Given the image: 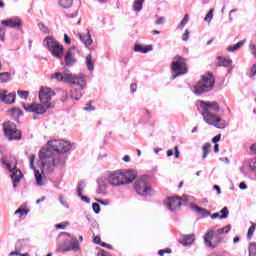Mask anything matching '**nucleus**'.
Returning <instances> with one entry per match:
<instances>
[{
	"instance_id": "nucleus-61",
	"label": "nucleus",
	"mask_w": 256,
	"mask_h": 256,
	"mask_svg": "<svg viewBox=\"0 0 256 256\" xmlns=\"http://www.w3.org/2000/svg\"><path fill=\"white\" fill-rule=\"evenodd\" d=\"M239 189H241L242 191H245V189H247V184L245 182H241L239 184Z\"/></svg>"
},
{
	"instance_id": "nucleus-57",
	"label": "nucleus",
	"mask_w": 256,
	"mask_h": 256,
	"mask_svg": "<svg viewBox=\"0 0 256 256\" xmlns=\"http://www.w3.org/2000/svg\"><path fill=\"white\" fill-rule=\"evenodd\" d=\"M95 201H97V203H100V205H104V206L109 205V201H104V200L98 199V198H95Z\"/></svg>"
},
{
	"instance_id": "nucleus-27",
	"label": "nucleus",
	"mask_w": 256,
	"mask_h": 256,
	"mask_svg": "<svg viewBox=\"0 0 256 256\" xmlns=\"http://www.w3.org/2000/svg\"><path fill=\"white\" fill-rule=\"evenodd\" d=\"M86 66L88 71H93V69H95V65L93 63V56L91 54H88L86 56Z\"/></svg>"
},
{
	"instance_id": "nucleus-17",
	"label": "nucleus",
	"mask_w": 256,
	"mask_h": 256,
	"mask_svg": "<svg viewBox=\"0 0 256 256\" xmlns=\"http://www.w3.org/2000/svg\"><path fill=\"white\" fill-rule=\"evenodd\" d=\"M1 23L4 27H10L11 29H21L23 22L19 18H10L7 20H2Z\"/></svg>"
},
{
	"instance_id": "nucleus-34",
	"label": "nucleus",
	"mask_w": 256,
	"mask_h": 256,
	"mask_svg": "<svg viewBox=\"0 0 256 256\" xmlns=\"http://www.w3.org/2000/svg\"><path fill=\"white\" fill-rule=\"evenodd\" d=\"M249 256H256V243L251 242L248 246Z\"/></svg>"
},
{
	"instance_id": "nucleus-28",
	"label": "nucleus",
	"mask_w": 256,
	"mask_h": 256,
	"mask_svg": "<svg viewBox=\"0 0 256 256\" xmlns=\"http://www.w3.org/2000/svg\"><path fill=\"white\" fill-rule=\"evenodd\" d=\"M143 3H145V0H135L133 3V10L139 13L143 9Z\"/></svg>"
},
{
	"instance_id": "nucleus-41",
	"label": "nucleus",
	"mask_w": 256,
	"mask_h": 256,
	"mask_svg": "<svg viewBox=\"0 0 256 256\" xmlns=\"http://www.w3.org/2000/svg\"><path fill=\"white\" fill-rule=\"evenodd\" d=\"M38 28L42 31V33H44L45 35H47L49 33V28L43 24V22L38 23Z\"/></svg>"
},
{
	"instance_id": "nucleus-31",
	"label": "nucleus",
	"mask_w": 256,
	"mask_h": 256,
	"mask_svg": "<svg viewBox=\"0 0 256 256\" xmlns=\"http://www.w3.org/2000/svg\"><path fill=\"white\" fill-rule=\"evenodd\" d=\"M229 231H231V225H226L223 228H219L217 231H215L216 236L219 237V235H225V233H229Z\"/></svg>"
},
{
	"instance_id": "nucleus-47",
	"label": "nucleus",
	"mask_w": 256,
	"mask_h": 256,
	"mask_svg": "<svg viewBox=\"0 0 256 256\" xmlns=\"http://www.w3.org/2000/svg\"><path fill=\"white\" fill-rule=\"evenodd\" d=\"M11 112L13 115H17V117H21V115H23V111H21L19 108H12Z\"/></svg>"
},
{
	"instance_id": "nucleus-3",
	"label": "nucleus",
	"mask_w": 256,
	"mask_h": 256,
	"mask_svg": "<svg viewBox=\"0 0 256 256\" xmlns=\"http://www.w3.org/2000/svg\"><path fill=\"white\" fill-rule=\"evenodd\" d=\"M200 108L202 109V117L205 123L216 127V129H225V120L214 114L221 111L219 103L200 101Z\"/></svg>"
},
{
	"instance_id": "nucleus-12",
	"label": "nucleus",
	"mask_w": 256,
	"mask_h": 256,
	"mask_svg": "<svg viewBox=\"0 0 256 256\" xmlns=\"http://www.w3.org/2000/svg\"><path fill=\"white\" fill-rule=\"evenodd\" d=\"M51 106L49 104H30L28 106H24L25 111H28V113H36V115H43L44 113H47V109H49Z\"/></svg>"
},
{
	"instance_id": "nucleus-32",
	"label": "nucleus",
	"mask_w": 256,
	"mask_h": 256,
	"mask_svg": "<svg viewBox=\"0 0 256 256\" xmlns=\"http://www.w3.org/2000/svg\"><path fill=\"white\" fill-rule=\"evenodd\" d=\"M213 13H215V8H211L208 11L206 16L204 17V21H206L207 23H211V21L213 20Z\"/></svg>"
},
{
	"instance_id": "nucleus-39",
	"label": "nucleus",
	"mask_w": 256,
	"mask_h": 256,
	"mask_svg": "<svg viewBox=\"0 0 256 256\" xmlns=\"http://www.w3.org/2000/svg\"><path fill=\"white\" fill-rule=\"evenodd\" d=\"M255 229H256V224L252 223V225L248 229V233H247L248 239H251V237H253V233H255Z\"/></svg>"
},
{
	"instance_id": "nucleus-33",
	"label": "nucleus",
	"mask_w": 256,
	"mask_h": 256,
	"mask_svg": "<svg viewBox=\"0 0 256 256\" xmlns=\"http://www.w3.org/2000/svg\"><path fill=\"white\" fill-rule=\"evenodd\" d=\"M189 23V14H186L181 22L178 24L177 29H183Z\"/></svg>"
},
{
	"instance_id": "nucleus-5",
	"label": "nucleus",
	"mask_w": 256,
	"mask_h": 256,
	"mask_svg": "<svg viewBox=\"0 0 256 256\" xmlns=\"http://www.w3.org/2000/svg\"><path fill=\"white\" fill-rule=\"evenodd\" d=\"M215 87V76L213 73L208 72L201 77V80L192 86V91L194 95H203V93H209L213 91Z\"/></svg>"
},
{
	"instance_id": "nucleus-29",
	"label": "nucleus",
	"mask_w": 256,
	"mask_h": 256,
	"mask_svg": "<svg viewBox=\"0 0 256 256\" xmlns=\"http://www.w3.org/2000/svg\"><path fill=\"white\" fill-rule=\"evenodd\" d=\"M58 3L63 9H70L73 6V0H58Z\"/></svg>"
},
{
	"instance_id": "nucleus-6",
	"label": "nucleus",
	"mask_w": 256,
	"mask_h": 256,
	"mask_svg": "<svg viewBox=\"0 0 256 256\" xmlns=\"http://www.w3.org/2000/svg\"><path fill=\"white\" fill-rule=\"evenodd\" d=\"M44 47L51 53L55 59H62L65 48L63 45L59 44L55 37L46 36L43 40Z\"/></svg>"
},
{
	"instance_id": "nucleus-7",
	"label": "nucleus",
	"mask_w": 256,
	"mask_h": 256,
	"mask_svg": "<svg viewBox=\"0 0 256 256\" xmlns=\"http://www.w3.org/2000/svg\"><path fill=\"white\" fill-rule=\"evenodd\" d=\"M3 132L8 141H21L22 132L17 129V125L14 122L8 121L3 124Z\"/></svg>"
},
{
	"instance_id": "nucleus-49",
	"label": "nucleus",
	"mask_w": 256,
	"mask_h": 256,
	"mask_svg": "<svg viewBox=\"0 0 256 256\" xmlns=\"http://www.w3.org/2000/svg\"><path fill=\"white\" fill-rule=\"evenodd\" d=\"M251 74L249 75L250 79H253V77L256 76V63L251 67L250 69Z\"/></svg>"
},
{
	"instance_id": "nucleus-18",
	"label": "nucleus",
	"mask_w": 256,
	"mask_h": 256,
	"mask_svg": "<svg viewBox=\"0 0 256 256\" xmlns=\"http://www.w3.org/2000/svg\"><path fill=\"white\" fill-rule=\"evenodd\" d=\"M195 241V234H188V235H182L178 242L183 245L184 247H187L189 245H193Z\"/></svg>"
},
{
	"instance_id": "nucleus-56",
	"label": "nucleus",
	"mask_w": 256,
	"mask_h": 256,
	"mask_svg": "<svg viewBox=\"0 0 256 256\" xmlns=\"http://www.w3.org/2000/svg\"><path fill=\"white\" fill-rule=\"evenodd\" d=\"M64 43H66V45H71V38L67 34H64Z\"/></svg>"
},
{
	"instance_id": "nucleus-43",
	"label": "nucleus",
	"mask_w": 256,
	"mask_h": 256,
	"mask_svg": "<svg viewBox=\"0 0 256 256\" xmlns=\"http://www.w3.org/2000/svg\"><path fill=\"white\" fill-rule=\"evenodd\" d=\"M18 96L20 97V99H27V97H29V92L18 90Z\"/></svg>"
},
{
	"instance_id": "nucleus-63",
	"label": "nucleus",
	"mask_w": 256,
	"mask_h": 256,
	"mask_svg": "<svg viewBox=\"0 0 256 256\" xmlns=\"http://www.w3.org/2000/svg\"><path fill=\"white\" fill-rule=\"evenodd\" d=\"M130 90L132 91V93H135L137 91V85L135 83L131 84L130 85Z\"/></svg>"
},
{
	"instance_id": "nucleus-11",
	"label": "nucleus",
	"mask_w": 256,
	"mask_h": 256,
	"mask_svg": "<svg viewBox=\"0 0 256 256\" xmlns=\"http://www.w3.org/2000/svg\"><path fill=\"white\" fill-rule=\"evenodd\" d=\"M135 191L142 197H148L151 195V186L147 182V177L143 176L138 179L134 186Z\"/></svg>"
},
{
	"instance_id": "nucleus-24",
	"label": "nucleus",
	"mask_w": 256,
	"mask_h": 256,
	"mask_svg": "<svg viewBox=\"0 0 256 256\" xmlns=\"http://www.w3.org/2000/svg\"><path fill=\"white\" fill-rule=\"evenodd\" d=\"M243 45H245V40L239 41L238 43H236L234 45L228 46L227 51H229L230 53H235V51H239V49H241V47H243Z\"/></svg>"
},
{
	"instance_id": "nucleus-4",
	"label": "nucleus",
	"mask_w": 256,
	"mask_h": 256,
	"mask_svg": "<svg viewBox=\"0 0 256 256\" xmlns=\"http://www.w3.org/2000/svg\"><path fill=\"white\" fill-rule=\"evenodd\" d=\"M137 179V170H122L109 172L105 180L112 187H121V185H129L133 180Z\"/></svg>"
},
{
	"instance_id": "nucleus-46",
	"label": "nucleus",
	"mask_w": 256,
	"mask_h": 256,
	"mask_svg": "<svg viewBox=\"0 0 256 256\" xmlns=\"http://www.w3.org/2000/svg\"><path fill=\"white\" fill-rule=\"evenodd\" d=\"M69 99V92L67 90H62V98L61 101L65 103Z\"/></svg>"
},
{
	"instance_id": "nucleus-44",
	"label": "nucleus",
	"mask_w": 256,
	"mask_h": 256,
	"mask_svg": "<svg viewBox=\"0 0 256 256\" xmlns=\"http://www.w3.org/2000/svg\"><path fill=\"white\" fill-rule=\"evenodd\" d=\"M59 201L63 207H65L66 209H69V204L67 203V201H65V198L63 197V195L59 196Z\"/></svg>"
},
{
	"instance_id": "nucleus-21",
	"label": "nucleus",
	"mask_w": 256,
	"mask_h": 256,
	"mask_svg": "<svg viewBox=\"0 0 256 256\" xmlns=\"http://www.w3.org/2000/svg\"><path fill=\"white\" fill-rule=\"evenodd\" d=\"M85 189V182H80L77 187V195L80 197L84 203H91V199L83 195V190Z\"/></svg>"
},
{
	"instance_id": "nucleus-59",
	"label": "nucleus",
	"mask_w": 256,
	"mask_h": 256,
	"mask_svg": "<svg viewBox=\"0 0 256 256\" xmlns=\"http://www.w3.org/2000/svg\"><path fill=\"white\" fill-rule=\"evenodd\" d=\"M98 256H109V252L101 249L99 252H98Z\"/></svg>"
},
{
	"instance_id": "nucleus-62",
	"label": "nucleus",
	"mask_w": 256,
	"mask_h": 256,
	"mask_svg": "<svg viewBox=\"0 0 256 256\" xmlns=\"http://www.w3.org/2000/svg\"><path fill=\"white\" fill-rule=\"evenodd\" d=\"M6 91L0 90V101L4 102Z\"/></svg>"
},
{
	"instance_id": "nucleus-23",
	"label": "nucleus",
	"mask_w": 256,
	"mask_h": 256,
	"mask_svg": "<svg viewBox=\"0 0 256 256\" xmlns=\"http://www.w3.org/2000/svg\"><path fill=\"white\" fill-rule=\"evenodd\" d=\"M134 51L136 53H149V51H153V46L148 45L146 47H143L141 44H135Z\"/></svg>"
},
{
	"instance_id": "nucleus-20",
	"label": "nucleus",
	"mask_w": 256,
	"mask_h": 256,
	"mask_svg": "<svg viewBox=\"0 0 256 256\" xmlns=\"http://www.w3.org/2000/svg\"><path fill=\"white\" fill-rule=\"evenodd\" d=\"M96 183L98 185L96 193L98 195H107V183H105V180H103V178H98Z\"/></svg>"
},
{
	"instance_id": "nucleus-15",
	"label": "nucleus",
	"mask_w": 256,
	"mask_h": 256,
	"mask_svg": "<svg viewBox=\"0 0 256 256\" xmlns=\"http://www.w3.org/2000/svg\"><path fill=\"white\" fill-rule=\"evenodd\" d=\"M75 53H77V47L72 46L69 48L64 56V63L66 67H73L75 63H77V58L75 57Z\"/></svg>"
},
{
	"instance_id": "nucleus-51",
	"label": "nucleus",
	"mask_w": 256,
	"mask_h": 256,
	"mask_svg": "<svg viewBox=\"0 0 256 256\" xmlns=\"http://www.w3.org/2000/svg\"><path fill=\"white\" fill-rule=\"evenodd\" d=\"M67 225H69V222H64V224L63 223L56 224L55 227L57 229H65Z\"/></svg>"
},
{
	"instance_id": "nucleus-37",
	"label": "nucleus",
	"mask_w": 256,
	"mask_h": 256,
	"mask_svg": "<svg viewBox=\"0 0 256 256\" xmlns=\"http://www.w3.org/2000/svg\"><path fill=\"white\" fill-rule=\"evenodd\" d=\"M220 213L222 215H220V219H227V217H229V208L224 207L220 210Z\"/></svg>"
},
{
	"instance_id": "nucleus-9",
	"label": "nucleus",
	"mask_w": 256,
	"mask_h": 256,
	"mask_svg": "<svg viewBox=\"0 0 256 256\" xmlns=\"http://www.w3.org/2000/svg\"><path fill=\"white\" fill-rule=\"evenodd\" d=\"M2 165L8 171H10L11 173L10 177L14 182L13 187H17V183H19V181H21V179L23 178V172L17 169V160H15L14 162V168H12L13 162H9L7 158L2 159Z\"/></svg>"
},
{
	"instance_id": "nucleus-14",
	"label": "nucleus",
	"mask_w": 256,
	"mask_h": 256,
	"mask_svg": "<svg viewBox=\"0 0 256 256\" xmlns=\"http://www.w3.org/2000/svg\"><path fill=\"white\" fill-rule=\"evenodd\" d=\"M55 95V91L51 88H41L39 91V99L41 103L51 106V99Z\"/></svg>"
},
{
	"instance_id": "nucleus-36",
	"label": "nucleus",
	"mask_w": 256,
	"mask_h": 256,
	"mask_svg": "<svg viewBox=\"0 0 256 256\" xmlns=\"http://www.w3.org/2000/svg\"><path fill=\"white\" fill-rule=\"evenodd\" d=\"M222 241H223V239L216 235V237H214V241L212 242V246H208V247H210L211 249H215V247L220 245V243H222Z\"/></svg>"
},
{
	"instance_id": "nucleus-64",
	"label": "nucleus",
	"mask_w": 256,
	"mask_h": 256,
	"mask_svg": "<svg viewBox=\"0 0 256 256\" xmlns=\"http://www.w3.org/2000/svg\"><path fill=\"white\" fill-rule=\"evenodd\" d=\"M250 151H252V153H255L256 155V143L250 146Z\"/></svg>"
},
{
	"instance_id": "nucleus-54",
	"label": "nucleus",
	"mask_w": 256,
	"mask_h": 256,
	"mask_svg": "<svg viewBox=\"0 0 256 256\" xmlns=\"http://www.w3.org/2000/svg\"><path fill=\"white\" fill-rule=\"evenodd\" d=\"M93 243H96V245H101V243H103V241H101V236H95Z\"/></svg>"
},
{
	"instance_id": "nucleus-16",
	"label": "nucleus",
	"mask_w": 256,
	"mask_h": 256,
	"mask_svg": "<svg viewBox=\"0 0 256 256\" xmlns=\"http://www.w3.org/2000/svg\"><path fill=\"white\" fill-rule=\"evenodd\" d=\"M164 205H166L169 211H177V209L181 207V197H177V196L168 197L164 201Z\"/></svg>"
},
{
	"instance_id": "nucleus-42",
	"label": "nucleus",
	"mask_w": 256,
	"mask_h": 256,
	"mask_svg": "<svg viewBox=\"0 0 256 256\" xmlns=\"http://www.w3.org/2000/svg\"><path fill=\"white\" fill-rule=\"evenodd\" d=\"M249 169L253 173H256V158H253L252 160H250V162H249Z\"/></svg>"
},
{
	"instance_id": "nucleus-10",
	"label": "nucleus",
	"mask_w": 256,
	"mask_h": 256,
	"mask_svg": "<svg viewBox=\"0 0 256 256\" xmlns=\"http://www.w3.org/2000/svg\"><path fill=\"white\" fill-rule=\"evenodd\" d=\"M69 251H81L77 238L65 239L62 243L58 244V253H67Z\"/></svg>"
},
{
	"instance_id": "nucleus-52",
	"label": "nucleus",
	"mask_w": 256,
	"mask_h": 256,
	"mask_svg": "<svg viewBox=\"0 0 256 256\" xmlns=\"http://www.w3.org/2000/svg\"><path fill=\"white\" fill-rule=\"evenodd\" d=\"M165 253H171V249L170 248H166L164 250H159L158 251V255L159 256H163V255H165Z\"/></svg>"
},
{
	"instance_id": "nucleus-30",
	"label": "nucleus",
	"mask_w": 256,
	"mask_h": 256,
	"mask_svg": "<svg viewBox=\"0 0 256 256\" xmlns=\"http://www.w3.org/2000/svg\"><path fill=\"white\" fill-rule=\"evenodd\" d=\"M202 159H207V155H209V152L211 151V143L207 142L202 146Z\"/></svg>"
},
{
	"instance_id": "nucleus-53",
	"label": "nucleus",
	"mask_w": 256,
	"mask_h": 256,
	"mask_svg": "<svg viewBox=\"0 0 256 256\" xmlns=\"http://www.w3.org/2000/svg\"><path fill=\"white\" fill-rule=\"evenodd\" d=\"M219 141H221V134H217L214 138H212V143H215V145H217Z\"/></svg>"
},
{
	"instance_id": "nucleus-60",
	"label": "nucleus",
	"mask_w": 256,
	"mask_h": 256,
	"mask_svg": "<svg viewBox=\"0 0 256 256\" xmlns=\"http://www.w3.org/2000/svg\"><path fill=\"white\" fill-rule=\"evenodd\" d=\"M100 247H106V249H113V246L111 244H107L105 242H102L100 244Z\"/></svg>"
},
{
	"instance_id": "nucleus-2",
	"label": "nucleus",
	"mask_w": 256,
	"mask_h": 256,
	"mask_svg": "<svg viewBox=\"0 0 256 256\" xmlns=\"http://www.w3.org/2000/svg\"><path fill=\"white\" fill-rule=\"evenodd\" d=\"M51 79H56V81L70 83V85H77L80 87L79 90H71L70 97L74 101H79V99L83 97L81 91L85 89L87 82L85 81V77L82 74L75 75L70 72H56L51 76Z\"/></svg>"
},
{
	"instance_id": "nucleus-8",
	"label": "nucleus",
	"mask_w": 256,
	"mask_h": 256,
	"mask_svg": "<svg viewBox=\"0 0 256 256\" xmlns=\"http://www.w3.org/2000/svg\"><path fill=\"white\" fill-rule=\"evenodd\" d=\"M172 79H177L179 75H185L187 73V59L176 56L171 64Z\"/></svg>"
},
{
	"instance_id": "nucleus-50",
	"label": "nucleus",
	"mask_w": 256,
	"mask_h": 256,
	"mask_svg": "<svg viewBox=\"0 0 256 256\" xmlns=\"http://www.w3.org/2000/svg\"><path fill=\"white\" fill-rule=\"evenodd\" d=\"M189 29H186L184 34L182 35V41H189Z\"/></svg>"
},
{
	"instance_id": "nucleus-55",
	"label": "nucleus",
	"mask_w": 256,
	"mask_h": 256,
	"mask_svg": "<svg viewBox=\"0 0 256 256\" xmlns=\"http://www.w3.org/2000/svg\"><path fill=\"white\" fill-rule=\"evenodd\" d=\"M84 111H95V107L91 105V102H89L86 107H84Z\"/></svg>"
},
{
	"instance_id": "nucleus-38",
	"label": "nucleus",
	"mask_w": 256,
	"mask_h": 256,
	"mask_svg": "<svg viewBox=\"0 0 256 256\" xmlns=\"http://www.w3.org/2000/svg\"><path fill=\"white\" fill-rule=\"evenodd\" d=\"M14 213H15V215H20V217H24L25 215H27L29 213V210H27L25 208H19Z\"/></svg>"
},
{
	"instance_id": "nucleus-58",
	"label": "nucleus",
	"mask_w": 256,
	"mask_h": 256,
	"mask_svg": "<svg viewBox=\"0 0 256 256\" xmlns=\"http://www.w3.org/2000/svg\"><path fill=\"white\" fill-rule=\"evenodd\" d=\"M156 25H163V23H165V18L164 17H160L155 21Z\"/></svg>"
},
{
	"instance_id": "nucleus-1",
	"label": "nucleus",
	"mask_w": 256,
	"mask_h": 256,
	"mask_svg": "<svg viewBox=\"0 0 256 256\" xmlns=\"http://www.w3.org/2000/svg\"><path fill=\"white\" fill-rule=\"evenodd\" d=\"M73 145L69 141L64 140H50L46 147L41 148L39 152L38 165L39 169L35 167V154L30 157V169L34 171V176L36 179V185L41 187L43 185V174L42 173H55L57 167L62 169L65 167V160L63 159V153H69Z\"/></svg>"
},
{
	"instance_id": "nucleus-40",
	"label": "nucleus",
	"mask_w": 256,
	"mask_h": 256,
	"mask_svg": "<svg viewBox=\"0 0 256 256\" xmlns=\"http://www.w3.org/2000/svg\"><path fill=\"white\" fill-rule=\"evenodd\" d=\"M25 247V240H18L15 244L16 251H21Z\"/></svg>"
},
{
	"instance_id": "nucleus-45",
	"label": "nucleus",
	"mask_w": 256,
	"mask_h": 256,
	"mask_svg": "<svg viewBox=\"0 0 256 256\" xmlns=\"http://www.w3.org/2000/svg\"><path fill=\"white\" fill-rule=\"evenodd\" d=\"M92 209H93L94 213H96L97 215H98V213H101V206L97 203L92 204Z\"/></svg>"
},
{
	"instance_id": "nucleus-26",
	"label": "nucleus",
	"mask_w": 256,
	"mask_h": 256,
	"mask_svg": "<svg viewBox=\"0 0 256 256\" xmlns=\"http://www.w3.org/2000/svg\"><path fill=\"white\" fill-rule=\"evenodd\" d=\"M231 63H233V60H231V59L223 58L221 56L218 57V66L219 67H229V65H231Z\"/></svg>"
},
{
	"instance_id": "nucleus-19",
	"label": "nucleus",
	"mask_w": 256,
	"mask_h": 256,
	"mask_svg": "<svg viewBox=\"0 0 256 256\" xmlns=\"http://www.w3.org/2000/svg\"><path fill=\"white\" fill-rule=\"evenodd\" d=\"M215 237H217V234L215 233V228L207 231V233L203 237L206 247H213V242H211V239H215Z\"/></svg>"
},
{
	"instance_id": "nucleus-48",
	"label": "nucleus",
	"mask_w": 256,
	"mask_h": 256,
	"mask_svg": "<svg viewBox=\"0 0 256 256\" xmlns=\"http://www.w3.org/2000/svg\"><path fill=\"white\" fill-rule=\"evenodd\" d=\"M5 33H7L5 27H0V41H5Z\"/></svg>"
},
{
	"instance_id": "nucleus-25",
	"label": "nucleus",
	"mask_w": 256,
	"mask_h": 256,
	"mask_svg": "<svg viewBox=\"0 0 256 256\" xmlns=\"http://www.w3.org/2000/svg\"><path fill=\"white\" fill-rule=\"evenodd\" d=\"M16 97H17V94L15 92H12L10 94H7V92H5V99L3 103H7L8 105H11V103H15Z\"/></svg>"
},
{
	"instance_id": "nucleus-13",
	"label": "nucleus",
	"mask_w": 256,
	"mask_h": 256,
	"mask_svg": "<svg viewBox=\"0 0 256 256\" xmlns=\"http://www.w3.org/2000/svg\"><path fill=\"white\" fill-rule=\"evenodd\" d=\"M190 208L192 211H195L198 215H202V217H211V219H221V214L219 212H216L214 214H211V212L205 208H201L195 204H190Z\"/></svg>"
},
{
	"instance_id": "nucleus-35",
	"label": "nucleus",
	"mask_w": 256,
	"mask_h": 256,
	"mask_svg": "<svg viewBox=\"0 0 256 256\" xmlns=\"http://www.w3.org/2000/svg\"><path fill=\"white\" fill-rule=\"evenodd\" d=\"M0 79H1L2 83H7V81H9V79H11V74H9V72L0 73Z\"/></svg>"
},
{
	"instance_id": "nucleus-22",
	"label": "nucleus",
	"mask_w": 256,
	"mask_h": 256,
	"mask_svg": "<svg viewBox=\"0 0 256 256\" xmlns=\"http://www.w3.org/2000/svg\"><path fill=\"white\" fill-rule=\"evenodd\" d=\"M80 40L84 43L85 47L93 44V39L91 38V33L87 30L86 34H79Z\"/></svg>"
}]
</instances>
